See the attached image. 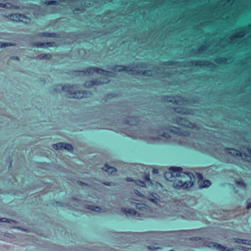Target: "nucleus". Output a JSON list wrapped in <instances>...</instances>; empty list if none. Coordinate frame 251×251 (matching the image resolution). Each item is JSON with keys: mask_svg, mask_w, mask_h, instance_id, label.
I'll return each instance as SVG.
<instances>
[{"mask_svg": "<svg viewBox=\"0 0 251 251\" xmlns=\"http://www.w3.org/2000/svg\"><path fill=\"white\" fill-rule=\"evenodd\" d=\"M232 120L235 119V0H231Z\"/></svg>", "mask_w": 251, "mask_h": 251, "instance_id": "obj_1", "label": "nucleus"}, {"mask_svg": "<svg viewBox=\"0 0 251 251\" xmlns=\"http://www.w3.org/2000/svg\"><path fill=\"white\" fill-rule=\"evenodd\" d=\"M217 145L220 147L211 148L208 151L209 154L214 158L220 159L224 162L233 163V161H231L229 155L235 157V148L225 147L219 143H217Z\"/></svg>", "mask_w": 251, "mask_h": 251, "instance_id": "obj_2", "label": "nucleus"}, {"mask_svg": "<svg viewBox=\"0 0 251 251\" xmlns=\"http://www.w3.org/2000/svg\"><path fill=\"white\" fill-rule=\"evenodd\" d=\"M162 101H167L176 104H181L182 103L186 102L197 103H199L200 98L196 96L188 100L181 96H164L161 98Z\"/></svg>", "mask_w": 251, "mask_h": 251, "instance_id": "obj_3", "label": "nucleus"}, {"mask_svg": "<svg viewBox=\"0 0 251 251\" xmlns=\"http://www.w3.org/2000/svg\"><path fill=\"white\" fill-rule=\"evenodd\" d=\"M58 1L67 3L75 15L79 12L83 13L85 11V3L82 0H58Z\"/></svg>", "mask_w": 251, "mask_h": 251, "instance_id": "obj_4", "label": "nucleus"}, {"mask_svg": "<svg viewBox=\"0 0 251 251\" xmlns=\"http://www.w3.org/2000/svg\"><path fill=\"white\" fill-rule=\"evenodd\" d=\"M180 63L181 64V66L185 68L206 66L209 68L214 69L217 67L214 63L205 60L183 61L180 62Z\"/></svg>", "mask_w": 251, "mask_h": 251, "instance_id": "obj_5", "label": "nucleus"}, {"mask_svg": "<svg viewBox=\"0 0 251 251\" xmlns=\"http://www.w3.org/2000/svg\"><path fill=\"white\" fill-rule=\"evenodd\" d=\"M133 68L146 69L148 68V65L146 63L143 62H138L136 63V65ZM115 71L121 72L123 71L130 72L131 74H135L134 68L131 69L129 66H126L123 65H117L113 68Z\"/></svg>", "mask_w": 251, "mask_h": 251, "instance_id": "obj_6", "label": "nucleus"}, {"mask_svg": "<svg viewBox=\"0 0 251 251\" xmlns=\"http://www.w3.org/2000/svg\"><path fill=\"white\" fill-rule=\"evenodd\" d=\"M151 131L152 133H157L161 136L164 131H167L170 133L180 135V129L179 127L165 124L161 125L157 129L151 128Z\"/></svg>", "mask_w": 251, "mask_h": 251, "instance_id": "obj_7", "label": "nucleus"}, {"mask_svg": "<svg viewBox=\"0 0 251 251\" xmlns=\"http://www.w3.org/2000/svg\"><path fill=\"white\" fill-rule=\"evenodd\" d=\"M172 121L173 123L184 127L190 129H194L196 127L195 125L186 118L174 116L172 118Z\"/></svg>", "mask_w": 251, "mask_h": 251, "instance_id": "obj_8", "label": "nucleus"}, {"mask_svg": "<svg viewBox=\"0 0 251 251\" xmlns=\"http://www.w3.org/2000/svg\"><path fill=\"white\" fill-rule=\"evenodd\" d=\"M194 185V182L191 180L183 181L179 179H176L173 182L174 187L178 190H188Z\"/></svg>", "mask_w": 251, "mask_h": 251, "instance_id": "obj_9", "label": "nucleus"}, {"mask_svg": "<svg viewBox=\"0 0 251 251\" xmlns=\"http://www.w3.org/2000/svg\"><path fill=\"white\" fill-rule=\"evenodd\" d=\"M170 170L172 171L171 175L173 176H176L177 177H189L191 179H192V177H194V175L192 173L183 172V170L180 167H171Z\"/></svg>", "mask_w": 251, "mask_h": 251, "instance_id": "obj_10", "label": "nucleus"}, {"mask_svg": "<svg viewBox=\"0 0 251 251\" xmlns=\"http://www.w3.org/2000/svg\"><path fill=\"white\" fill-rule=\"evenodd\" d=\"M95 72V67L91 66L87 67L84 70H73L72 71V75L75 76H82L83 75H91Z\"/></svg>", "mask_w": 251, "mask_h": 251, "instance_id": "obj_11", "label": "nucleus"}, {"mask_svg": "<svg viewBox=\"0 0 251 251\" xmlns=\"http://www.w3.org/2000/svg\"><path fill=\"white\" fill-rule=\"evenodd\" d=\"M209 41H205L203 42V44L200 46L199 49L198 50H195L194 49H192L189 52V56H192L196 55V54H200L205 51L208 47L209 46Z\"/></svg>", "mask_w": 251, "mask_h": 251, "instance_id": "obj_12", "label": "nucleus"}, {"mask_svg": "<svg viewBox=\"0 0 251 251\" xmlns=\"http://www.w3.org/2000/svg\"><path fill=\"white\" fill-rule=\"evenodd\" d=\"M123 122L126 125L137 126L140 123V119L137 116H127L124 119Z\"/></svg>", "mask_w": 251, "mask_h": 251, "instance_id": "obj_13", "label": "nucleus"}, {"mask_svg": "<svg viewBox=\"0 0 251 251\" xmlns=\"http://www.w3.org/2000/svg\"><path fill=\"white\" fill-rule=\"evenodd\" d=\"M198 183L200 189L209 187L211 185V181L209 179H203V176L201 173H197Z\"/></svg>", "mask_w": 251, "mask_h": 251, "instance_id": "obj_14", "label": "nucleus"}, {"mask_svg": "<svg viewBox=\"0 0 251 251\" xmlns=\"http://www.w3.org/2000/svg\"><path fill=\"white\" fill-rule=\"evenodd\" d=\"M92 94V92L90 91L87 90H78L76 91H73L71 93V96H67L68 98L75 99H81L84 97V95Z\"/></svg>", "mask_w": 251, "mask_h": 251, "instance_id": "obj_15", "label": "nucleus"}, {"mask_svg": "<svg viewBox=\"0 0 251 251\" xmlns=\"http://www.w3.org/2000/svg\"><path fill=\"white\" fill-rule=\"evenodd\" d=\"M95 72L98 74L102 75L105 76H111L113 72L104 70L102 68H99L97 67H95Z\"/></svg>", "mask_w": 251, "mask_h": 251, "instance_id": "obj_16", "label": "nucleus"}, {"mask_svg": "<svg viewBox=\"0 0 251 251\" xmlns=\"http://www.w3.org/2000/svg\"><path fill=\"white\" fill-rule=\"evenodd\" d=\"M123 210V211L125 213L126 215H134L138 217H142L141 214L139 213L136 210L131 209V208H123L122 209Z\"/></svg>", "mask_w": 251, "mask_h": 251, "instance_id": "obj_17", "label": "nucleus"}, {"mask_svg": "<svg viewBox=\"0 0 251 251\" xmlns=\"http://www.w3.org/2000/svg\"><path fill=\"white\" fill-rule=\"evenodd\" d=\"M75 86L74 84H67L64 85H62V91L66 92L69 93V96H71V93H73V91L72 89L74 88Z\"/></svg>", "mask_w": 251, "mask_h": 251, "instance_id": "obj_18", "label": "nucleus"}, {"mask_svg": "<svg viewBox=\"0 0 251 251\" xmlns=\"http://www.w3.org/2000/svg\"><path fill=\"white\" fill-rule=\"evenodd\" d=\"M148 200L154 203H158L159 201V196L155 192H152L148 197Z\"/></svg>", "mask_w": 251, "mask_h": 251, "instance_id": "obj_19", "label": "nucleus"}, {"mask_svg": "<svg viewBox=\"0 0 251 251\" xmlns=\"http://www.w3.org/2000/svg\"><path fill=\"white\" fill-rule=\"evenodd\" d=\"M52 57V54L50 53H42L37 55L35 58L37 60H50Z\"/></svg>", "mask_w": 251, "mask_h": 251, "instance_id": "obj_20", "label": "nucleus"}, {"mask_svg": "<svg viewBox=\"0 0 251 251\" xmlns=\"http://www.w3.org/2000/svg\"><path fill=\"white\" fill-rule=\"evenodd\" d=\"M152 71L151 70H135V74L137 75H144L145 76H150L152 75Z\"/></svg>", "mask_w": 251, "mask_h": 251, "instance_id": "obj_21", "label": "nucleus"}, {"mask_svg": "<svg viewBox=\"0 0 251 251\" xmlns=\"http://www.w3.org/2000/svg\"><path fill=\"white\" fill-rule=\"evenodd\" d=\"M40 34L42 36L45 37H51V38H59L60 35L59 34L56 32H45L40 33Z\"/></svg>", "mask_w": 251, "mask_h": 251, "instance_id": "obj_22", "label": "nucleus"}, {"mask_svg": "<svg viewBox=\"0 0 251 251\" xmlns=\"http://www.w3.org/2000/svg\"><path fill=\"white\" fill-rule=\"evenodd\" d=\"M86 208L97 212H101L102 211V209L100 206L94 205H87L86 206Z\"/></svg>", "mask_w": 251, "mask_h": 251, "instance_id": "obj_23", "label": "nucleus"}, {"mask_svg": "<svg viewBox=\"0 0 251 251\" xmlns=\"http://www.w3.org/2000/svg\"><path fill=\"white\" fill-rule=\"evenodd\" d=\"M217 245L218 246L217 250L219 251H235V248H229L220 244H217Z\"/></svg>", "mask_w": 251, "mask_h": 251, "instance_id": "obj_24", "label": "nucleus"}, {"mask_svg": "<svg viewBox=\"0 0 251 251\" xmlns=\"http://www.w3.org/2000/svg\"><path fill=\"white\" fill-rule=\"evenodd\" d=\"M103 170L109 174H112L116 172L117 170L115 167H111L108 164H105L103 168Z\"/></svg>", "mask_w": 251, "mask_h": 251, "instance_id": "obj_25", "label": "nucleus"}, {"mask_svg": "<svg viewBox=\"0 0 251 251\" xmlns=\"http://www.w3.org/2000/svg\"><path fill=\"white\" fill-rule=\"evenodd\" d=\"M65 38L74 41L75 39L76 38V32L72 31L66 33Z\"/></svg>", "mask_w": 251, "mask_h": 251, "instance_id": "obj_26", "label": "nucleus"}, {"mask_svg": "<svg viewBox=\"0 0 251 251\" xmlns=\"http://www.w3.org/2000/svg\"><path fill=\"white\" fill-rule=\"evenodd\" d=\"M117 94L115 92H112L106 94L104 98H102V100L107 102L108 99H112L117 97Z\"/></svg>", "mask_w": 251, "mask_h": 251, "instance_id": "obj_27", "label": "nucleus"}, {"mask_svg": "<svg viewBox=\"0 0 251 251\" xmlns=\"http://www.w3.org/2000/svg\"><path fill=\"white\" fill-rule=\"evenodd\" d=\"M195 110L194 109L184 107L183 115L193 116L195 114Z\"/></svg>", "mask_w": 251, "mask_h": 251, "instance_id": "obj_28", "label": "nucleus"}, {"mask_svg": "<svg viewBox=\"0 0 251 251\" xmlns=\"http://www.w3.org/2000/svg\"><path fill=\"white\" fill-rule=\"evenodd\" d=\"M215 61L217 63L225 65L227 63V59L224 57H217Z\"/></svg>", "mask_w": 251, "mask_h": 251, "instance_id": "obj_29", "label": "nucleus"}, {"mask_svg": "<svg viewBox=\"0 0 251 251\" xmlns=\"http://www.w3.org/2000/svg\"><path fill=\"white\" fill-rule=\"evenodd\" d=\"M204 244L207 247L214 248L217 249L218 247L217 244H219V243L212 241H206L204 243Z\"/></svg>", "mask_w": 251, "mask_h": 251, "instance_id": "obj_30", "label": "nucleus"}, {"mask_svg": "<svg viewBox=\"0 0 251 251\" xmlns=\"http://www.w3.org/2000/svg\"><path fill=\"white\" fill-rule=\"evenodd\" d=\"M64 142H59L53 144L52 145V148L56 150H63Z\"/></svg>", "mask_w": 251, "mask_h": 251, "instance_id": "obj_31", "label": "nucleus"}, {"mask_svg": "<svg viewBox=\"0 0 251 251\" xmlns=\"http://www.w3.org/2000/svg\"><path fill=\"white\" fill-rule=\"evenodd\" d=\"M217 141L228 145L231 143L230 139L228 137H220L217 139Z\"/></svg>", "mask_w": 251, "mask_h": 251, "instance_id": "obj_32", "label": "nucleus"}, {"mask_svg": "<svg viewBox=\"0 0 251 251\" xmlns=\"http://www.w3.org/2000/svg\"><path fill=\"white\" fill-rule=\"evenodd\" d=\"M1 222L7 223L9 224H18L19 222L11 219L3 217L1 218Z\"/></svg>", "mask_w": 251, "mask_h": 251, "instance_id": "obj_33", "label": "nucleus"}, {"mask_svg": "<svg viewBox=\"0 0 251 251\" xmlns=\"http://www.w3.org/2000/svg\"><path fill=\"white\" fill-rule=\"evenodd\" d=\"M64 150L72 152L74 151V148L71 144L64 142L63 150Z\"/></svg>", "mask_w": 251, "mask_h": 251, "instance_id": "obj_34", "label": "nucleus"}, {"mask_svg": "<svg viewBox=\"0 0 251 251\" xmlns=\"http://www.w3.org/2000/svg\"><path fill=\"white\" fill-rule=\"evenodd\" d=\"M236 156L240 155V156L242 157V158H244V159L246 160L247 161H250V159H251L250 156L246 155V154L245 153L242 154L241 153V152L238 150H236Z\"/></svg>", "mask_w": 251, "mask_h": 251, "instance_id": "obj_35", "label": "nucleus"}, {"mask_svg": "<svg viewBox=\"0 0 251 251\" xmlns=\"http://www.w3.org/2000/svg\"><path fill=\"white\" fill-rule=\"evenodd\" d=\"M62 91V85L58 84L52 88V92L61 93Z\"/></svg>", "mask_w": 251, "mask_h": 251, "instance_id": "obj_36", "label": "nucleus"}, {"mask_svg": "<svg viewBox=\"0 0 251 251\" xmlns=\"http://www.w3.org/2000/svg\"><path fill=\"white\" fill-rule=\"evenodd\" d=\"M11 17H12L13 18L15 17L16 19L13 20H15L16 21H20V18H26V17L24 15L20 13H16L15 14L12 15L10 16Z\"/></svg>", "mask_w": 251, "mask_h": 251, "instance_id": "obj_37", "label": "nucleus"}, {"mask_svg": "<svg viewBox=\"0 0 251 251\" xmlns=\"http://www.w3.org/2000/svg\"><path fill=\"white\" fill-rule=\"evenodd\" d=\"M179 62L177 61H164L162 62V65L164 66H172V65H177L179 64Z\"/></svg>", "mask_w": 251, "mask_h": 251, "instance_id": "obj_38", "label": "nucleus"}, {"mask_svg": "<svg viewBox=\"0 0 251 251\" xmlns=\"http://www.w3.org/2000/svg\"><path fill=\"white\" fill-rule=\"evenodd\" d=\"M236 243L251 246V240L236 239Z\"/></svg>", "mask_w": 251, "mask_h": 251, "instance_id": "obj_39", "label": "nucleus"}, {"mask_svg": "<svg viewBox=\"0 0 251 251\" xmlns=\"http://www.w3.org/2000/svg\"><path fill=\"white\" fill-rule=\"evenodd\" d=\"M59 1H58V0H47L45 2V4L47 5H58L59 4Z\"/></svg>", "mask_w": 251, "mask_h": 251, "instance_id": "obj_40", "label": "nucleus"}, {"mask_svg": "<svg viewBox=\"0 0 251 251\" xmlns=\"http://www.w3.org/2000/svg\"><path fill=\"white\" fill-rule=\"evenodd\" d=\"M175 112L183 115L184 107H176L173 108Z\"/></svg>", "mask_w": 251, "mask_h": 251, "instance_id": "obj_41", "label": "nucleus"}, {"mask_svg": "<svg viewBox=\"0 0 251 251\" xmlns=\"http://www.w3.org/2000/svg\"><path fill=\"white\" fill-rule=\"evenodd\" d=\"M0 48H5L7 47L13 46L15 45L14 44L11 42H2L0 41Z\"/></svg>", "mask_w": 251, "mask_h": 251, "instance_id": "obj_42", "label": "nucleus"}, {"mask_svg": "<svg viewBox=\"0 0 251 251\" xmlns=\"http://www.w3.org/2000/svg\"><path fill=\"white\" fill-rule=\"evenodd\" d=\"M144 181L148 183H151V180L149 174L145 173L143 176Z\"/></svg>", "mask_w": 251, "mask_h": 251, "instance_id": "obj_43", "label": "nucleus"}, {"mask_svg": "<svg viewBox=\"0 0 251 251\" xmlns=\"http://www.w3.org/2000/svg\"><path fill=\"white\" fill-rule=\"evenodd\" d=\"M135 182L136 184L139 186L142 187H146V182L144 180H142L140 179H137L135 180Z\"/></svg>", "mask_w": 251, "mask_h": 251, "instance_id": "obj_44", "label": "nucleus"}, {"mask_svg": "<svg viewBox=\"0 0 251 251\" xmlns=\"http://www.w3.org/2000/svg\"><path fill=\"white\" fill-rule=\"evenodd\" d=\"M202 229L201 228H199V229H190V230H185V232L186 233H190L193 232L194 234H199L200 232H201Z\"/></svg>", "mask_w": 251, "mask_h": 251, "instance_id": "obj_45", "label": "nucleus"}, {"mask_svg": "<svg viewBox=\"0 0 251 251\" xmlns=\"http://www.w3.org/2000/svg\"><path fill=\"white\" fill-rule=\"evenodd\" d=\"M12 228H13V229H18L19 230H21V231H24V232H29V230L27 228H25L24 227L20 226H13L12 227Z\"/></svg>", "mask_w": 251, "mask_h": 251, "instance_id": "obj_46", "label": "nucleus"}, {"mask_svg": "<svg viewBox=\"0 0 251 251\" xmlns=\"http://www.w3.org/2000/svg\"><path fill=\"white\" fill-rule=\"evenodd\" d=\"M44 48L48 47H54L55 46V44L52 42H44Z\"/></svg>", "mask_w": 251, "mask_h": 251, "instance_id": "obj_47", "label": "nucleus"}, {"mask_svg": "<svg viewBox=\"0 0 251 251\" xmlns=\"http://www.w3.org/2000/svg\"><path fill=\"white\" fill-rule=\"evenodd\" d=\"M117 236L118 237H120L122 239H124L125 241V242H127L129 240H127L126 239V234L125 233H118L117 234Z\"/></svg>", "mask_w": 251, "mask_h": 251, "instance_id": "obj_48", "label": "nucleus"}, {"mask_svg": "<svg viewBox=\"0 0 251 251\" xmlns=\"http://www.w3.org/2000/svg\"><path fill=\"white\" fill-rule=\"evenodd\" d=\"M204 239V238L198 237V236H192L190 237L189 238V240L192 241H198L199 240H203Z\"/></svg>", "mask_w": 251, "mask_h": 251, "instance_id": "obj_49", "label": "nucleus"}, {"mask_svg": "<svg viewBox=\"0 0 251 251\" xmlns=\"http://www.w3.org/2000/svg\"><path fill=\"white\" fill-rule=\"evenodd\" d=\"M236 184L239 185L241 188L244 189H246L247 186L245 182L242 180L238 181H236Z\"/></svg>", "mask_w": 251, "mask_h": 251, "instance_id": "obj_50", "label": "nucleus"}, {"mask_svg": "<svg viewBox=\"0 0 251 251\" xmlns=\"http://www.w3.org/2000/svg\"><path fill=\"white\" fill-rule=\"evenodd\" d=\"M162 75H163V77H170V76L172 75V72L171 71H165V72H161V73Z\"/></svg>", "mask_w": 251, "mask_h": 251, "instance_id": "obj_51", "label": "nucleus"}, {"mask_svg": "<svg viewBox=\"0 0 251 251\" xmlns=\"http://www.w3.org/2000/svg\"><path fill=\"white\" fill-rule=\"evenodd\" d=\"M44 42H35L33 44V46L37 48H44Z\"/></svg>", "mask_w": 251, "mask_h": 251, "instance_id": "obj_52", "label": "nucleus"}, {"mask_svg": "<svg viewBox=\"0 0 251 251\" xmlns=\"http://www.w3.org/2000/svg\"><path fill=\"white\" fill-rule=\"evenodd\" d=\"M92 80L94 86H99L103 84V83L100 80L97 79Z\"/></svg>", "mask_w": 251, "mask_h": 251, "instance_id": "obj_53", "label": "nucleus"}, {"mask_svg": "<svg viewBox=\"0 0 251 251\" xmlns=\"http://www.w3.org/2000/svg\"><path fill=\"white\" fill-rule=\"evenodd\" d=\"M92 80L87 81L85 83V86L87 88H90L93 86H94L93 83H92Z\"/></svg>", "mask_w": 251, "mask_h": 251, "instance_id": "obj_54", "label": "nucleus"}, {"mask_svg": "<svg viewBox=\"0 0 251 251\" xmlns=\"http://www.w3.org/2000/svg\"><path fill=\"white\" fill-rule=\"evenodd\" d=\"M76 38L80 39H83L85 38V33L81 32L77 33H76Z\"/></svg>", "mask_w": 251, "mask_h": 251, "instance_id": "obj_55", "label": "nucleus"}, {"mask_svg": "<svg viewBox=\"0 0 251 251\" xmlns=\"http://www.w3.org/2000/svg\"><path fill=\"white\" fill-rule=\"evenodd\" d=\"M148 249L149 250H151V251H155L158 249H161V248L160 247H154L153 246H148Z\"/></svg>", "mask_w": 251, "mask_h": 251, "instance_id": "obj_56", "label": "nucleus"}, {"mask_svg": "<svg viewBox=\"0 0 251 251\" xmlns=\"http://www.w3.org/2000/svg\"><path fill=\"white\" fill-rule=\"evenodd\" d=\"M102 183L107 186H112L114 185V183L113 182L110 181H104Z\"/></svg>", "mask_w": 251, "mask_h": 251, "instance_id": "obj_57", "label": "nucleus"}, {"mask_svg": "<svg viewBox=\"0 0 251 251\" xmlns=\"http://www.w3.org/2000/svg\"><path fill=\"white\" fill-rule=\"evenodd\" d=\"M161 136L167 139L171 138L170 134L165 132H163V133L161 134Z\"/></svg>", "mask_w": 251, "mask_h": 251, "instance_id": "obj_58", "label": "nucleus"}, {"mask_svg": "<svg viewBox=\"0 0 251 251\" xmlns=\"http://www.w3.org/2000/svg\"><path fill=\"white\" fill-rule=\"evenodd\" d=\"M77 183L78 185H80L81 186H89V184L88 183H86L84 182H83L82 181H80V180H78L77 181Z\"/></svg>", "mask_w": 251, "mask_h": 251, "instance_id": "obj_59", "label": "nucleus"}, {"mask_svg": "<svg viewBox=\"0 0 251 251\" xmlns=\"http://www.w3.org/2000/svg\"><path fill=\"white\" fill-rule=\"evenodd\" d=\"M55 203L56 204L57 206H58L59 207H64V203L63 202L59 201H55Z\"/></svg>", "mask_w": 251, "mask_h": 251, "instance_id": "obj_60", "label": "nucleus"}, {"mask_svg": "<svg viewBox=\"0 0 251 251\" xmlns=\"http://www.w3.org/2000/svg\"><path fill=\"white\" fill-rule=\"evenodd\" d=\"M85 33V38H89L93 35V33L90 32H87Z\"/></svg>", "mask_w": 251, "mask_h": 251, "instance_id": "obj_61", "label": "nucleus"}, {"mask_svg": "<svg viewBox=\"0 0 251 251\" xmlns=\"http://www.w3.org/2000/svg\"><path fill=\"white\" fill-rule=\"evenodd\" d=\"M57 250V251H66V249L63 246H58Z\"/></svg>", "mask_w": 251, "mask_h": 251, "instance_id": "obj_62", "label": "nucleus"}, {"mask_svg": "<svg viewBox=\"0 0 251 251\" xmlns=\"http://www.w3.org/2000/svg\"><path fill=\"white\" fill-rule=\"evenodd\" d=\"M251 208V198L249 199L247 201V208L248 209Z\"/></svg>", "mask_w": 251, "mask_h": 251, "instance_id": "obj_63", "label": "nucleus"}, {"mask_svg": "<svg viewBox=\"0 0 251 251\" xmlns=\"http://www.w3.org/2000/svg\"><path fill=\"white\" fill-rule=\"evenodd\" d=\"M239 250H243L244 251H251V249L247 247H241L239 248Z\"/></svg>", "mask_w": 251, "mask_h": 251, "instance_id": "obj_64", "label": "nucleus"}]
</instances>
